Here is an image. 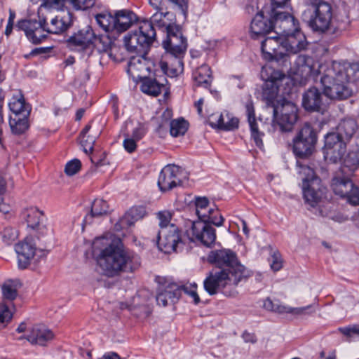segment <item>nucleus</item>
Masks as SVG:
<instances>
[{"label":"nucleus","mask_w":359,"mask_h":359,"mask_svg":"<svg viewBox=\"0 0 359 359\" xmlns=\"http://www.w3.org/2000/svg\"><path fill=\"white\" fill-rule=\"evenodd\" d=\"M315 66L311 57L299 55L290 71L295 79H299L301 83L311 77L315 79L323 72L320 76L323 92L330 100H346L352 95V84L359 80V62L334 61L330 66L319 65V70H316Z\"/></svg>","instance_id":"f257e3e1"},{"label":"nucleus","mask_w":359,"mask_h":359,"mask_svg":"<svg viewBox=\"0 0 359 359\" xmlns=\"http://www.w3.org/2000/svg\"><path fill=\"white\" fill-rule=\"evenodd\" d=\"M93 252L102 273L109 278L133 272L140 266L138 255L125 249L121 240L111 234L96 238Z\"/></svg>","instance_id":"f03ea898"},{"label":"nucleus","mask_w":359,"mask_h":359,"mask_svg":"<svg viewBox=\"0 0 359 359\" xmlns=\"http://www.w3.org/2000/svg\"><path fill=\"white\" fill-rule=\"evenodd\" d=\"M261 78L264 81L262 96L268 105L272 104L273 116L277 121L280 130L291 131L298 118L297 106L290 102H284L280 106L273 104V100L280 90V85L287 78L281 71L271 66L262 67Z\"/></svg>","instance_id":"7ed1b4c3"},{"label":"nucleus","mask_w":359,"mask_h":359,"mask_svg":"<svg viewBox=\"0 0 359 359\" xmlns=\"http://www.w3.org/2000/svg\"><path fill=\"white\" fill-rule=\"evenodd\" d=\"M302 19L316 32L339 34L346 29L348 20H339L333 18L330 4L322 0H308L306 8L302 13Z\"/></svg>","instance_id":"20e7f679"},{"label":"nucleus","mask_w":359,"mask_h":359,"mask_svg":"<svg viewBox=\"0 0 359 359\" xmlns=\"http://www.w3.org/2000/svg\"><path fill=\"white\" fill-rule=\"evenodd\" d=\"M299 175L302 176V190L305 203L311 208L316 209L323 217H327L333 209L334 204L326 196L327 190L321 185L320 179L314 170L307 165H302L299 161Z\"/></svg>","instance_id":"39448f33"},{"label":"nucleus","mask_w":359,"mask_h":359,"mask_svg":"<svg viewBox=\"0 0 359 359\" xmlns=\"http://www.w3.org/2000/svg\"><path fill=\"white\" fill-rule=\"evenodd\" d=\"M276 26H278L282 36V48L287 54H295L307 46L305 35L299 29V22L287 12L273 13Z\"/></svg>","instance_id":"423d86ee"},{"label":"nucleus","mask_w":359,"mask_h":359,"mask_svg":"<svg viewBox=\"0 0 359 359\" xmlns=\"http://www.w3.org/2000/svg\"><path fill=\"white\" fill-rule=\"evenodd\" d=\"M248 275H241L240 269L237 272L229 273L225 270L210 272L203 282L207 292L213 295L226 287H235L238 283L247 278Z\"/></svg>","instance_id":"0eeeda50"},{"label":"nucleus","mask_w":359,"mask_h":359,"mask_svg":"<svg viewBox=\"0 0 359 359\" xmlns=\"http://www.w3.org/2000/svg\"><path fill=\"white\" fill-rule=\"evenodd\" d=\"M248 275H241L240 269L237 272L229 273L225 270L210 272L203 282L207 292L213 295L226 287H235L238 283L247 278Z\"/></svg>","instance_id":"6e6552de"},{"label":"nucleus","mask_w":359,"mask_h":359,"mask_svg":"<svg viewBox=\"0 0 359 359\" xmlns=\"http://www.w3.org/2000/svg\"><path fill=\"white\" fill-rule=\"evenodd\" d=\"M154 234L155 238L152 241L166 254L177 252L184 247L182 231L175 224H171L163 231H154Z\"/></svg>","instance_id":"1a4fd4ad"},{"label":"nucleus","mask_w":359,"mask_h":359,"mask_svg":"<svg viewBox=\"0 0 359 359\" xmlns=\"http://www.w3.org/2000/svg\"><path fill=\"white\" fill-rule=\"evenodd\" d=\"M154 40L149 25L140 22L138 30L125 36L124 43L128 51L142 53Z\"/></svg>","instance_id":"9d476101"},{"label":"nucleus","mask_w":359,"mask_h":359,"mask_svg":"<svg viewBox=\"0 0 359 359\" xmlns=\"http://www.w3.org/2000/svg\"><path fill=\"white\" fill-rule=\"evenodd\" d=\"M317 141L316 134L309 123H305L293 139V152L299 158L311 155Z\"/></svg>","instance_id":"9b49d317"},{"label":"nucleus","mask_w":359,"mask_h":359,"mask_svg":"<svg viewBox=\"0 0 359 359\" xmlns=\"http://www.w3.org/2000/svg\"><path fill=\"white\" fill-rule=\"evenodd\" d=\"M210 263L215 264L219 270L229 273L237 272L240 269L241 275H248L245 268L238 261L236 254L229 249L212 250L208 257Z\"/></svg>","instance_id":"f8f14e48"},{"label":"nucleus","mask_w":359,"mask_h":359,"mask_svg":"<svg viewBox=\"0 0 359 359\" xmlns=\"http://www.w3.org/2000/svg\"><path fill=\"white\" fill-rule=\"evenodd\" d=\"M346 174L337 172L332 180L334 192L341 198H346L353 205H359V189L351 180V177Z\"/></svg>","instance_id":"ddd939ff"},{"label":"nucleus","mask_w":359,"mask_h":359,"mask_svg":"<svg viewBox=\"0 0 359 359\" xmlns=\"http://www.w3.org/2000/svg\"><path fill=\"white\" fill-rule=\"evenodd\" d=\"M38 18L39 21L22 20L18 23V27L24 31L29 41L34 44L41 43L47 37L45 22L49 17L43 18L38 13Z\"/></svg>","instance_id":"4468645a"},{"label":"nucleus","mask_w":359,"mask_h":359,"mask_svg":"<svg viewBox=\"0 0 359 359\" xmlns=\"http://www.w3.org/2000/svg\"><path fill=\"white\" fill-rule=\"evenodd\" d=\"M183 178H186V175L180 167L168 165L160 172L158 185L161 191H169L181 185Z\"/></svg>","instance_id":"2eb2a0df"},{"label":"nucleus","mask_w":359,"mask_h":359,"mask_svg":"<svg viewBox=\"0 0 359 359\" xmlns=\"http://www.w3.org/2000/svg\"><path fill=\"white\" fill-rule=\"evenodd\" d=\"M166 32L167 39L163 41L165 53L184 55L187 49V41L183 36L180 26L171 27Z\"/></svg>","instance_id":"dca6fc26"},{"label":"nucleus","mask_w":359,"mask_h":359,"mask_svg":"<svg viewBox=\"0 0 359 359\" xmlns=\"http://www.w3.org/2000/svg\"><path fill=\"white\" fill-rule=\"evenodd\" d=\"M92 39L93 29L90 26H86L70 36L67 44L71 49L90 55L92 54Z\"/></svg>","instance_id":"f3484780"},{"label":"nucleus","mask_w":359,"mask_h":359,"mask_svg":"<svg viewBox=\"0 0 359 359\" xmlns=\"http://www.w3.org/2000/svg\"><path fill=\"white\" fill-rule=\"evenodd\" d=\"M280 12L276 9L271 8L269 12V19H266L264 16V12H259L252 19L250 25V35L253 39H257L259 36H264L269 33L273 28L279 29L278 26H276L273 13Z\"/></svg>","instance_id":"a211bd4d"},{"label":"nucleus","mask_w":359,"mask_h":359,"mask_svg":"<svg viewBox=\"0 0 359 359\" xmlns=\"http://www.w3.org/2000/svg\"><path fill=\"white\" fill-rule=\"evenodd\" d=\"M195 205L196 213L199 218L198 221L209 222L217 226L222 225L224 222L222 216L219 214L218 209L210 206L207 198H196Z\"/></svg>","instance_id":"6ab92c4d"},{"label":"nucleus","mask_w":359,"mask_h":359,"mask_svg":"<svg viewBox=\"0 0 359 359\" xmlns=\"http://www.w3.org/2000/svg\"><path fill=\"white\" fill-rule=\"evenodd\" d=\"M212 224L205 221L194 222L191 226L192 240L210 248L215 242V229L210 225Z\"/></svg>","instance_id":"aec40b11"},{"label":"nucleus","mask_w":359,"mask_h":359,"mask_svg":"<svg viewBox=\"0 0 359 359\" xmlns=\"http://www.w3.org/2000/svg\"><path fill=\"white\" fill-rule=\"evenodd\" d=\"M277 36H269L262 41L261 50L263 57L268 61L283 58L286 55L283 52L280 31L276 30Z\"/></svg>","instance_id":"412c9836"},{"label":"nucleus","mask_w":359,"mask_h":359,"mask_svg":"<svg viewBox=\"0 0 359 359\" xmlns=\"http://www.w3.org/2000/svg\"><path fill=\"white\" fill-rule=\"evenodd\" d=\"M174 20L173 14L166 10L156 11L149 19H144L140 22L149 25L155 39L156 36V27L168 32L170 31L169 28L177 25L173 22Z\"/></svg>","instance_id":"4be33fe9"},{"label":"nucleus","mask_w":359,"mask_h":359,"mask_svg":"<svg viewBox=\"0 0 359 359\" xmlns=\"http://www.w3.org/2000/svg\"><path fill=\"white\" fill-rule=\"evenodd\" d=\"M346 141L339 137L335 133H328L325 137V149L334 161L341 160L346 151Z\"/></svg>","instance_id":"5701e85b"},{"label":"nucleus","mask_w":359,"mask_h":359,"mask_svg":"<svg viewBox=\"0 0 359 359\" xmlns=\"http://www.w3.org/2000/svg\"><path fill=\"white\" fill-rule=\"evenodd\" d=\"M184 56L165 53L159 62V67L163 74L172 78L182 74L184 69L182 61Z\"/></svg>","instance_id":"b1692460"},{"label":"nucleus","mask_w":359,"mask_h":359,"mask_svg":"<svg viewBox=\"0 0 359 359\" xmlns=\"http://www.w3.org/2000/svg\"><path fill=\"white\" fill-rule=\"evenodd\" d=\"M72 18L69 12L53 15L50 11V17L45 22L46 36L48 34H60L65 32L71 25Z\"/></svg>","instance_id":"393cba45"},{"label":"nucleus","mask_w":359,"mask_h":359,"mask_svg":"<svg viewBox=\"0 0 359 359\" xmlns=\"http://www.w3.org/2000/svg\"><path fill=\"white\" fill-rule=\"evenodd\" d=\"M15 250L18 255V267L21 269L27 268L36 252V247L32 239L27 237L24 241L15 245Z\"/></svg>","instance_id":"a878e982"},{"label":"nucleus","mask_w":359,"mask_h":359,"mask_svg":"<svg viewBox=\"0 0 359 359\" xmlns=\"http://www.w3.org/2000/svg\"><path fill=\"white\" fill-rule=\"evenodd\" d=\"M55 334L48 327L42 325H35L28 329L24 337L32 344L46 346L54 339Z\"/></svg>","instance_id":"bb28decb"},{"label":"nucleus","mask_w":359,"mask_h":359,"mask_svg":"<svg viewBox=\"0 0 359 359\" xmlns=\"http://www.w3.org/2000/svg\"><path fill=\"white\" fill-rule=\"evenodd\" d=\"M149 62L142 55L130 57L128 65V73L134 79H143L149 73Z\"/></svg>","instance_id":"cd10ccee"},{"label":"nucleus","mask_w":359,"mask_h":359,"mask_svg":"<svg viewBox=\"0 0 359 359\" xmlns=\"http://www.w3.org/2000/svg\"><path fill=\"white\" fill-rule=\"evenodd\" d=\"M323 105V97L316 88L308 89L302 96V106L309 111H319Z\"/></svg>","instance_id":"c85d7f7f"},{"label":"nucleus","mask_w":359,"mask_h":359,"mask_svg":"<svg viewBox=\"0 0 359 359\" xmlns=\"http://www.w3.org/2000/svg\"><path fill=\"white\" fill-rule=\"evenodd\" d=\"M238 119L229 112L214 114L210 116V124L212 127L224 130H232L238 127Z\"/></svg>","instance_id":"c756f323"},{"label":"nucleus","mask_w":359,"mask_h":359,"mask_svg":"<svg viewBox=\"0 0 359 359\" xmlns=\"http://www.w3.org/2000/svg\"><path fill=\"white\" fill-rule=\"evenodd\" d=\"M180 295V287L177 284L170 283L160 290L156 296V302L158 305L166 306L169 301L175 303Z\"/></svg>","instance_id":"7c9ffc66"},{"label":"nucleus","mask_w":359,"mask_h":359,"mask_svg":"<svg viewBox=\"0 0 359 359\" xmlns=\"http://www.w3.org/2000/svg\"><path fill=\"white\" fill-rule=\"evenodd\" d=\"M116 32L122 33L129 29L137 20L135 13L129 10L118 11L115 14Z\"/></svg>","instance_id":"2f4dec72"},{"label":"nucleus","mask_w":359,"mask_h":359,"mask_svg":"<svg viewBox=\"0 0 359 359\" xmlns=\"http://www.w3.org/2000/svg\"><path fill=\"white\" fill-rule=\"evenodd\" d=\"M245 109L248 116V121L251 130L252 137L254 139L256 145L259 147H261L263 145V142L261 137L262 134L259 133L258 129V126L255 114L253 102L251 100H249L246 102Z\"/></svg>","instance_id":"473e14b6"},{"label":"nucleus","mask_w":359,"mask_h":359,"mask_svg":"<svg viewBox=\"0 0 359 359\" xmlns=\"http://www.w3.org/2000/svg\"><path fill=\"white\" fill-rule=\"evenodd\" d=\"M109 212V205L107 201L102 199H95L91 206L90 213L84 218L85 224H90L94 218H101Z\"/></svg>","instance_id":"72a5a7b5"},{"label":"nucleus","mask_w":359,"mask_h":359,"mask_svg":"<svg viewBox=\"0 0 359 359\" xmlns=\"http://www.w3.org/2000/svg\"><path fill=\"white\" fill-rule=\"evenodd\" d=\"M358 125L355 119L351 118H344L338 125L337 132L335 134L348 141L355 134Z\"/></svg>","instance_id":"f704fd0d"},{"label":"nucleus","mask_w":359,"mask_h":359,"mask_svg":"<svg viewBox=\"0 0 359 359\" xmlns=\"http://www.w3.org/2000/svg\"><path fill=\"white\" fill-rule=\"evenodd\" d=\"M193 79L197 86L209 88L212 81L210 68L206 65H201L194 72Z\"/></svg>","instance_id":"c9c22d12"},{"label":"nucleus","mask_w":359,"mask_h":359,"mask_svg":"<svg viewBox=\"0 0 359 359\" xmlns=\"http://www.w3.org/2000/svg\"><path fill=\"white\" fill-rule=\"evenodd\" d=\"M165 88V86L163 83H160L156 79L144 78L141 84V90L149 95L158 96L163 89Z\"/></svg>","instance_id":"e433bc0d"},{"label":"nucleus","mask_w":359,"mask_h":359,"mask_svg":"<svg viewBox=\"0 0 359 359\" xmlns=\"http://www.w3.org/2000/svg\"><path fill=\"white\" fill-rule=\"evenodd\" d=\"M359 167V154L357 152H350L344 160L339 172L342 175L346 174L353 175V172Z\"/></svg>","instance_id":"4c0bfd02"},{"label":"nucleus","mask_w":359,"mask_h":359,"mask_svg":"<svg viewBox=\"0 0 359 359\" xmlns=\"http://www.w3.org/2000/svg\"><path fill=\"white\" fill-rule=\"evenodd\" d=\"M29 116L11 115L9 126L11 132L15 135L24 133L29 128Z\"/></svg>","instance_id":"58836bf2"},{"label":"nucleus","mask_w":359,"mask_h":359,"mask_svg":"<svg viewBox=\"0 0 359 359\" xmlns=\"http://www.w3.org/2000/svg\"><path fill=\"white\" fill-rule=\"evenodd\" d=\"M111 39L105 34H96L93 30V39H92V53L95 49L99 53L107 52L111 46Z\"/></svg>","instance_id":"ea45409f"},{"label":"nucleus","mask_w":359,"mask_h":359,"mask_svg":"<svg viewBox=\"0 0 359 359\" xmlns=\"http://www.w3.org/2000/svg\"><path fill=\"white\" fill-rule=\"evenodd\" d=\"M22 214L28 227L32 229L38 228L43 216L41 211L36 207H29L25 209Z\"/></svg>","instance_id":"a19ab883"},{"label":"nucleus","mask_w":359,"mask_h":359,"mask_svg":"<svg viewBox=\"0 0 359 359\" xmlns=\"http://www.w3.org/2000/svg\"><path fill=\"white\" fill-rule=\"evenodd\" d=\"M8 106L13 113L12 115L29 116L30 107L25 103L22 96L13 97Z\"/></svg>","instance_id":"79ce46f5"},{"label":"nucleus","mask_w":359,"mask_h":359,"mask_svg":"<svg viewBox=\"0 0 359 359\" xmlns=\"http://www.w3.org/2000/svg\"><path fill=\"white\" fill-rule=\"evenodd\" d=\"M95 20L98 25L106 32H116L115 15L109 13H102L96 15Z\"/></svg>","instance_id":"37998d69"},{"label":"nucleus","mask_w":359,"mask_h":359,"mask_svg":"<svg viewBox=\"0 0 359 359\" xmlns=\"http://www.w3.org/2000/svg\"><path fill=\"white\" fill-rule=\"evenodd\" d=\"M91 128L90 124H88L83 129L80 134L81 144L83 148L85 153H90L93 150V145L97 137V134L87 135Z\"/></svg>","instance_id":"c03bdc74"},{"label":"nucleus","mask_w":359,"mask_h":359,"mask_svg":"<svg viewBox=\"0 0 359 359\" xmlns=\"http://www.w3.org/2000/svg\"><path fill=\"white\" fill-rule=\"evenodd\" d=\"M189 123L184 118L172 120L170 123V133L172 137L182 136L185 134Z\"/></svg>","instance_id":"a18cd8bd"},{"label":"nucleus","mask_w":359,"mask_h":359,"mask_svg":"<svg viewBox=\"0 0 359 359\" xmlns=\"http://www.w3.org/2000/svg\"><path fill=\"white\" fill-rule=\"evenodd\" d=\"M264 307L269 311H271L279 314H292V307L283 304L278 301L273 302L269 298H267L264 302Z\"/></svg>","instance_id":"49530a36"},{"label":"nucleus","mask_w":359,"mask_h":359,"mask_svg":"<svg viewBox=\"0 0 359 359\" xmlns=\"http://www.w3.org/2000/svg\"><path fill=\"white\" fill-rule=\"evenodd\" d=\"M2 293L4 300L12 302L18 296L16 285L13 281H7L2 286Z\"/></svg>","instance_id":"de8ad7c7"},{"label":"nucleus","mask_w":359,"mask_h":359,"mask_svg":"<svg viewBox=\"0 0 359 359\" xmlns=\"http://www.w3.org/2000/svg\"><path fill=\"white\" fill-rule=\"evenodd\" d=\"M137 211V208H132L130 211L126 214L124 217H123L118 222H117L115 225V229L117 231H119L121 229L125 227L130 226L134 224V219L137 217L136 212Z\"/></svg>","instance_id":"09e8293b"},{"label":"nucleus","mask_w":359,"mask_h":359,"mask_svg":"<svg viewBox=\"0 0 359 359\" xmlns=\"http://www.w3.org/2000/svg\"><path fill=\"white\" fill-rule=\"evenodd\" d=\"M1 238L6 245H11L18 238V233L15 229L11 226H6L1 231Z\"/></svg>","instance_id":"8fccbe9b"},{"label":"nucleus","mask_w":359,"mask_h":359,"mask_svg":"<svg viewBox=\"0 0 359 359\" xmlns=\"http://www.w3.org/2000/svg\"><path fill=\"white\" fill-rule=\"evenodd\" d=\"M172 216V213L168 210L160 211L157 213V217L159 219V226L161 229L159 231H163V229L168 228L171 224H172L170 223Z\"/></svg>","instance_id":"3c124183"},{"label":"nucleus","mask_w":359,"mask_h":359,"mask_svg":"<svg viewBox=\"0 0 359 359\" xmlns=\"http://www.w3.org/2000/svg\"><path fill=\"white\" fill-rule=\"evenodd\" d=\"M12 312L9 309V305L4 304L0 305V328L4 327L11 320Z\"/></svg>","instance_id":"603ef678"},{"label":"nucleus","mask_w":359,"mask_h":359,"mask_svg":"<svg viewBox=\"0 0 359 359\" xmlns=\"http://www.w3.org/2000/svg\"><path fill=\"white\" fill-rule=\"evenodd\" d=\"M81 166V164L79 160H72L66 164L65 172L67 175L72 176L80 170Z\"/></svg>","instance_id":"864d4df0"},{"label":"nucleus","mask_w":359,"mask_h":359,"mask_svg":"<svg viewBox=\"0 0 359 359\" xmlns=\"http://www.w3.org/2000/svg\"><path fill=\"white\" fill-rule=\"evenodd\" d=\"M270 262L271 268L273 271H278L283 267V260L278 251L273 252L271 256Z\"/></svg>","instance_id":"5fc2aeb1"},{"label":"nucleus","mask_w":359,"mask_h":359,"mask_svg":"<svg viewBox=\"0 0 359 359\" xmlns=\"http://www.w3.org/2000/svg\"><path fill=\"white\" fill-rule=\"evenodd\" d=\"M72 6L77 10H86L95 5V0H69Z\"/></svg>","instance_id":"6e6d98bb"},{"label":"nucleus","mask_w":359,"mask_h":359,"mask_svg":"<svg viewBox=\"0 0 359 359\" xmlns=\"http://www.w3.org/2000/svg\"><path fill=\"white\" fill-rule=\"evenodd\" d=\"M124 136L125 139L123 142L124 149L128 153L134 152L137 148V142L138 141L135 140L134 138L130 137L128 134H125Z\"/></svg>","instance_id":"4d7b16f0"},{"label":"nucleus","mask_w":359,"mask_h":359,"mask_svg":"<svg viewBox=\"0 0 359 359\" xmlns=\"http://www.w3.org/2000/svg\"><path fill=\"white\" fill-rule=\"evenodd\" d=\"M147 130L144 128V126L139 123L138 126L133 129V133L131 136H130L132 138H134L137 141H140L146 134Z\"/></svg>","instance_id":"13d9d810"},{"label":"nucleus","mask_w":359,"mask_h":359,"mask_svg":"<svg viewBox=\"0 0 359 359\" xmlns=\"http://www.w3.org/2000/svg\"><path fill=\"white\" fill-rule=\"evenodd\" d=\"M190 289L188 288L187 286H184L182 288L180 287L181 290H183L184 292L189 294L191 297L193 298L194 302L197 304L200 302V298L196 291V285L194 284L190 286Z\"/></svg>","instance_id":"bf43d9fd"},{"label":"nucleus","mask_w":359,"mask_h":359,"mask_svg":"<svg viewBox=\"0 0 359 359\" xmlns=\"http://www.w3.org/2000/svg\"><path fill=\"white\" fill-rule=\"evenodd\" d=\"M148 2L155 12L167 10L165 3L163 0H148Z\"/></svg>","instance_id":"052dcab7"},{"label":"nucleus","mask_w":359,"mask_h":359,"mask_svg":"<svg viewBox=\"0 0 359 359\" xmlns=\"http://www.w3.org/2000/svg\"><path fill=\"white\" fill-rule=\"evenodd\" d=\"M312 305L303 307L293 308L292 307V314L294 316H302L312 313Z\"/></svg>","instance_id":"680f3d73"},{"label":"nucleus","mask_w":359,"mask_h":359,"mask_svg":"<svg viewBox=\"0 0 359 359\" xmlns=\"http://www.w3.org/2000/svg\"><path fill=\"white\" fill-rule=\"evenodd\" d=\"M175 7L177 8L181 12L186 15L187 10V0H168Z\"/></svg>","instance_id":"e2e57ef3"},{"label":"nucleus","mask_w":359,"mask_h":359,"mask_svg":"<svg viewBox=\"0 0 359 359\" xmlns=\"http://www.w3.org/2000/svg\"><path fill=\"white\" fill-rule=\"evenodd\" d=\"M242 337L245 342H250L254 344L257 341L255 335L246 331L243 333Z\"/></svg>","instance_id":"0e129e2a"},{"label":"nucleus","mask_w":359,"mask_h":359,"mask_svg":"<svg viewBox=\"0 0 359 359\" xmlns=\"http://www.w3.org/2000/svg\"><path fill=\"white\" fill-rule=\"evenodd\" d=\"M290 0H271V8H274L276 11H278L277 8L283 7Z\"/></svg>","instance_id":"69168bd1"},{"label":"nucleus","mask_w":359,"mask_h":359,"mask_svg":"<svg viewBox=\"0 0 359 359\" xmlns=\"http://www.w3.org/2000/svg\"><path fill=\"white\" fill-rule=\"evenodd\" d=\"M352 326L339 328V331L346 336L352 337L353 334Z\"/></svg>","instance_id":"338daca9"},{"label":"nucleus","mask_w":359,"mask_h":359,"mask_svg":"<svg viewBox=\"0 0 359 359\" xmlns=\"http://www.w3.org/2000/svg\"><path fill=\"white\" fill-rule=\"evenodd\" d=\"M203 98L199 99L194 104L195 107L197 109V112H198V115H200V116H203V113H202V106H203Z\"/></svg>","instance_id":"774afa93"}]
</instances>
